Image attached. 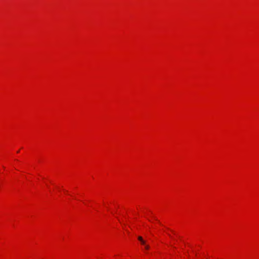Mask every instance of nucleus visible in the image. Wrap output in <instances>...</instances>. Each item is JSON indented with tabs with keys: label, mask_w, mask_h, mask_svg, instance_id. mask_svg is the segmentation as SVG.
<instances>
[{
	"label": "nucleus",
	"mask_w": 259,
	"mask_h": 259,
	"mask_svg": "<svg viewBox=\"0 0 259 259\" xmlns=\"http://www.w3.org/2000/svg\"><path fill=\"white\" fill-rule=\"evenodd\" d=\"M138 239L140 242L143 240L141 236H139L138 237Z\"/></svg>",
	"instance_id": "f257e3e1"
},
{
	"label": "nucleus",
	"mask_w": 259,
	"mask_h": 259,
	"mask_svg": "<svg viewBox=\"0 0 259 259\" xmlns=\"http://www.w3.org/2000/svg\"><path fill=\"white\" fill-rule=\"evenodd\" d=\"M141 244H143V245H146V242H145V241L144 240H143L142 241H141Z\"/></svg>",
	"instance_id": "f03ea898"
},
{
	"label": "nucleus",
	"mask_w": 259,
	"mask_h": 259,
	"mask_svg": "<svg viewBox=\"0 0 259 259\" xmlns=\"http://www.w3.org/2000/svg\"><path fill=\"white\" fill-rule=\"evenodd\" d=\"M145 249H149V245H146H146H145Z\"/></svg>",
	"instance_id": "7ed1b4c3"
}]
</instances>
